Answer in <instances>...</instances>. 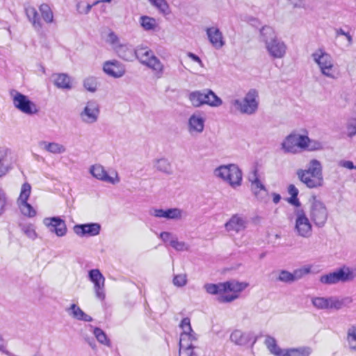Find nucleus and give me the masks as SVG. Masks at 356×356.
Segmentation results:
<instances>
[{"label":"nucleus","mask_w":356,"mask_h":356,"mask_svg":"<svg viewBox=\"0 0 356 356\" xmlns=\"http://www.w3.org/2000/svg\"><path fill=\"white\" fill-rule=\"evenodd\" d=\"M187 56L191 59L193 61L198 63V65L201 67H204V63H202V60L200 59V58L195 55V54L193 53H191V52H188L187 54Z\"/></svg>","instance_id":"nucleus-58"},{"label":"nucleus","mask_w":356,"mask_h":356,"mask_svg":"<svg viewBox=\"0 0 356 356\" xmlns=\"http://www.w3.org/2000/svg\"><path fill=\"white\" fill-rule=\"evenodd\" d=\"M246 219L239 214H234L225 222V228L227 232L238 234L247 227Z\"/></svg>","instance_id":"nucleus-26"},{"label":"nucleus","mask_w":356,"mask_h":356,"mask_svg":"<svg viewBox=\"0 0 356 356\" xmlns=\"http://www.w3.org/2000/svg\"><path fill=\"white\" fill-rule=\"evenodd\" d=\"M90 281L93 284L95 296L100 300H104L105 294V277L99 269H92L88 272Z\"/></svg>","instance_id":"nucleus-20"},{"label":"nucleus","mask_w":356,"mask_h":356,"mask_svg":"<svg viewBox=\"0 0 356 356\" xmlns=\"http://www.w3.org/2000/svg\"><path fill=\"white\" fill-rule=\"evenodd\" d=\"M111 1H112V0H97V1H96L93 3V5H97V4H98L99 3H100V2H106V3H110Z\"/></svg>","instance_id":"nucleus-62"},{"label":"nucleus","mask_w":356,"mask_h":356,"mask_svg":"<svg viewBox=\"0 0 356 356\" xmlns=\"http://www.w3.org/2000/svg\"><path fill=\"white\" fill-rule=\"evenodd\" d=\"M204 90H194L188 93V99L194 108H200L204 106Z\"/></svg>","instance_id":"nucleus-35"},{"label":"nucleus","mask_w":356,"mask_h":356,"mask_svg":"<svg viewBox=\"0 0 356 356\" xmlns=\"http://www.w3.org/2000/svg\"><path fill=\"white\" fill-rule=\"evenodd\" d=\"M345 38L348 42V45L351 46L353 43V36L350 35V33H348V34L345 36Z\"/></svg>","instance_id":"nucleus-60"},{"label":"nucleus","mask_w":356,"mask_h":356,"mask_svg":"<svg viewBox=\"0 0 356 356\" xmlns=\"http://www.w3.org/2000/svg\"><path fill=\"white\" fill-rule=\"evenodd\" d=\"M264 343L269 352L275 356H282L284 349H282L277 343L275 338L267 336L265 339Z\"/></svg>","instance_id":"nucleus-36"},{"label":"nucleus","mask_w":356,"mask_h":356,"mask_svg":"<svg viewBox=\"0 0 356 356\" xmlns=\"http://www.w3.org/2000/svg\"><path fill=\"white\" fill-rule=\"evenodd\" d=\"M93 6V4L86 3L84 1H80L76 4V10L79 14L86 15L90 11Z\"/></svg>","instance_id":"nucleus-53"},{"label":"nucleus","mask_w":356,"mask_h":356,"mask_svg":"<svg viewBox=\"0 0 356 356\" xmlns=\"http://www.w3.org/2000/svg\"><path fill=\"white\" fill-rule=\"evenodd\" d=\"M93 334H94L95 337H96L97 340L99 343H101L104 345H106L107 346H110V341L107 338L106 334L102 330H101L100 328H98V327L94 328Z\"/></svg>","instance_id":"nucleus-50"},{"label":"nucleus","mask_w":356,"mask_h":356,"mask_svg":"<svg viewBox=\"0 0 356 356\" xmlns=\"http://www.w3.org/2000/svg\"><path fill=\"white\" fill-rule=\"evenodd\" d=\"M7 204V197L5 191L0 188V215L6 210Z\"/></svg>","instance_id":"nucleus-56"},{"label":"nucleus","mask_w":356,"mask_h":356,"mask_svg":"<svg viewBox=\"0 0 356 356\" xmlns=\"http://www.w3.org/2000/svg\"><path fill=\"white\" fill-rule=\"evenodd\" d=\"M23 234L31 240H35L38 235L35 230V227L32 223H26L21 227Z\"/></svg>","instance_id":"nucleus-43"},{"label":"nucleus","mask_w":356,"mask_h":356,"mask_svg":"<svg viewBox=\"0 0 356 356\" xmlns=\"http://www.w3.org/2000/svg\"><path fill=\"white\" fill-rule=\"evenodd\" d=\"M188 283V276L186 273H179L173 276L172 284L177 287H184Z\"/></svg>","instance_id":"nucleus-49"},{"label":"nucleus","mask_w":356,"mask_h":356,"mask_svg":"<svg viewBox=\"0 0 356 356\" xmlns=\"http://www.w3.org/2000/svg\"><path fill=\"white\" fill-rule=\"evenodd\" d=\"M135 58L143 65L151 69L158 77L162 76L164 65L147 46L145 44L138 45L136 47Z\"/></svg>","instance_id":"nucleus-7"},{"label":"nucleus","mask_w":356,"mask_h":356,"mask_svg":"<svg viewBox=\"0 0 356 356\" xmlns=\"http://www.w3.org/2000/svg\"><path fill=\"white\" fill-rule=\"evenodd\" d=\"M154 168L165 175H172V168L171 163L166 159H159L154 161Z\"/></svg>","instance_id":"nucleus-39"},{"label":"nucleus","mask_w":356,"mask_h":356,"mask_svg":"<svg viewBox=\"0 0 356 356\" xmlns=\"http://www.w3.org/2000/svg\"><path fill=\"white\" fill-rule=\"evenodd\" d=\"M122 60L131 62L135 59L136 48L134 49L131 45L127 43H121L114 51Z\"/></svg>","instance_id":"nucleus-29"},{"label":"nucleus","mask_w":356,"mask_h":356,"mask_svg":"<svg viewBox=\"0 0 356 356\" xmlns=\"http://www.w3.org/2000/svg\"><path fill=\"white\" fill-rule=\"evenodd\" d=\"M346 131L348 136L353 137L356 136V115L348 120Z\"/></svg>","instance_id":"nucleus-52"},{"label":"nucleus","mask_w":356,"mask_h":356,"mask_svg":"<svg viewBox=\"0 0 356 356\" xmlns=\"http://www.w3.org/2000/svg\"><path fill=\"white\" fill-rule=\"evenodd\" d=\"M288 193L291 195V197L289 199V202L293 205L298 207L300 205V202L297 198L299 191L293 184H290L288 187Z\"/></svg>","instance_id":"nucleus-48"},{"label":"nucleus","mask_w":356,"mask_h":356,"mask_svg":"<svg viewBox=\"0 0 356 356\" xmlns=\"http://www.w3.org/2000/svg\"><path fill=\"white\" fill-rule=\"evenodd\" d=\"M302 134H291L280 143V149L284 154H296L302 150Z\"/></svg>","instance_id":"nucleus-19"},{"label":"nucleus","mask_w":356,"mask_h":356,"mask_svg":"<svg viewBox=\"0 0 356 356\" xmlns=\"http://www.w3.org/2000/svg\"><path fill=\"white\" fill-rule=\"evenodd\" d=\"M215 177L227 184L232 188L241 186L243 173L240 168L234 163L221 165L213 170Z\"/></svg>","instance_id":"nucleus-6"},{"label":"nucleus","mask_w":356,"mask_h":356,"mask_svg":"<svg viewBox=\"0 0 356 356\" xmlns=\"http://www.w3.org/2000/svg\"><path fill=\"white\" fill-rule=\"evenodd\" d=\"M101 225L97 222L77 224L73 226L74 233L80 238L94 237L100 234Z\"/></svg>","instance_id":"nucleus-22"},{"label":"nucleus","mask_w":356,"mask_h":356,"mask_svg":"<svg viewBox=\"0 0 356 356\" xmlns=\"http://www.w3.org/2000/svg\"><path fill=\"white\" fill-rule=\"evenodd\" d=\"M186 217V212L179 208L168 209V220H180Z\"/></svg>","instance_id":"nucleus-46"},{"label":"nucleus","mask_w":356,"mask_h":356,"mask_svg":"<svg viewBox=\"0 0 356 356\" xmlns=\"http://www.w3.org/2000/svg\"><path fill=\"white\" fill-rule=\"evenodd\" d=\"M339 165L340 167L348 169V170H353L355 169V165H354L353 163L351 161L348 160H341L339 162Z\"/></svg>","instance_id":"nucleus-57"},{"label":"nucleus","mask_w":356,"mask_h":356,"mask_svg":"<svg viewBox=\"0 0 356 356\" xmlns=\"http://www.w3.org/2000/svg\"><path fill=\"white\" fill-rule=\"evenodd\" d=\"M293 231L296 236L303 238H309L312 235L313 226L309 219L302 208H297L293 213Z\"/></svg>","instance_id":"nucleus-11"},{"label":"nucleus","mask_w":356,"mask_h":356,"mask_svg":"<svg viewBox=\"0 0 356 356\" xmlns=\"http://www.w3.org/2000/svg\"><path fill=\"white\" fill-rule=\"evenodd\" d=\"M54 85L60 89L70 90L72 88V80L67 74L60 73L53 76Z\"/></svg>","instance_id":"nucleus-32"},{"label":"nucleus","mask_w":356,"mask_h":356,"mask_svg":"<svg viewBox=\"0 0 356 356\" xmlns=\"http://www.w3.org/2000/svg\"><path fill=\"white\" fill-rule=\"evenodd\" d=\"M204 31L208 41L214 49H220L225 45V38L217 25L207 26Z\"/></svg>","instance_id":"nucleus-23"},{"label":"nucleus","mask_w":356,"mask_h":356,"mask_svg":"<svg viewBox=\"0 0 356 356\" xmlns=\"http://www.w3.org/2000/svg\"><path fill=\"white\" fill-rule=\"evenodd\" d=\"M180 327L182 332L179 340V356H191L192 348H194L193 342L196 338L191 328L190 319L184 318L180 323Z\"/></svg>","instance_id":"nucleus-10"},{"label":"nucleus","mask_w":356,"mask_h":356,"mask_svg":"<svg viewBox=\"0 0 356 356\" xmlns=\"http://www.w3.org/2000/svg\"><path fill=\"white\" fill-rule=\"evenodd\" d=\"M149 4L161 15H166L170 13V5L166 0H147Z\"/></svg>","instance_id":"nucleus-40"},{"label":"nucleus","mask_w":356,"mask_h":356,"mask_svg":"<svg viewBox=\"0 0 356 356\" xmlns=\"http://www.w3.org/2000/svg\"><path fill=\"white\" fill-rule=\"evenodd\" d=\"M310 273L309 267H303L295 270L293 273L287 270L280 272L277 280L285 283H291L302 278L305 275Z\"/></svg>","instance_id":"nucleus-27"},{"label":"nucleus","mask_w":356,"mask_h":356,"mask_svg":"<svg viewBox=\"0 0 356 356\" xmlns=\"http://www.w3.org/2000/svg\"><path fill=\"white\" fill-rule=\"evenodd\" d=\"M271 197L273 198V202L275 204H278L280 202V201L281 200V196L278 193H273L271 194Z\"/></svg>","instance_id":"nucleus-59"},{"label":"nucleus","mask_w":356,"mask_h":356,"mask_svg":"<svg viewBox=\"0 0 356 356\" xmlns=\"http://www.w3.org/2000/svg\"><path fill=\"white\" fill-rule=\"evenodd\" d=\"M352 302L350 298H340L335 296L314 297L312 299V305L321 310H339Z\"/></svg>","instance_id":"nucleus-12"},{"label":"nucleus","mask_w":356,"mask_h":356,"mask_svg":"<svg viewBox=\"0 0 356 356\" xmlns=\"http://www.w3.org/2000/svg\"><path fill=\"white\" fill-rule=\"evenodd\" d=\"M259 40L264 49L273 60L283 59L287 54L288 45L270 26H264L260 29Z\"/></svg>","instance_id":"nucleus-2"},{"label":"nucleus","mask_w":356,"mask_h":356,"mask_svg":"<svg viewBox=\"0 0 356 356\" xmlns=\"http://www.w3.org/2000/svg\"><path fill=\"white\" fill-rule=\"evenodd\" d=\"M43 225L49 231L54 233L58 237H63L67 234L65 222L60 217H47L42 220Z\"/></svg>","instance_id":"nucleus-24"},{"label":"nucleus","mask_w":356,"mask_h":356,"mask_svg":"<svg viewBox=\"0 0 356 356\" xmlns=\"http://www.w3.org/2000/svg\"><path fill=\"white\" fill-rule=\"evenodd\" d=\"M40 145L42 149L53 154H62L66 152L65 145L56 142L42 141Z\"/></svg>","instance_id":"nucleus-33"},{"label":"nucleus","mask_w":356,"mask_h":356,"mask_svg":"<svg viewBox=\"0 0 356 356\" xmlns=\"http://www.w3.org/2000/svg\"><path fill=\"white\" fill-rule=\"evenodd\" d=\"M296 174L300 181L309 188L320 187L323 184L322 165L316 159H312L307 169H299Z\"/></svg>","instance_id":"nucleus-5"},{"label":"nucleus","mask_w":356,"mask_h":356,"mask_svg":"<svg viewBox=\"0 0 356 356\" xmlns=\"http://www.w3.org/2000/svg\"><path fill=\"white\" fill-rule=\"evenodd\" d=\"M312 350L309 347L300 346L284 349L282 356H309Z\"/></svg>","instance_id":"nucleus-38"},{"label":"nucleus","mask_w":356,"mask_h":356,"mask_svg":"<svg viewBox=\"0 0 356 356\" xmlns=\"http://www.w3.org/2000/svg\"><path fill=\"white\" fill-rule=\"evenodd\" d=\"M346 342L350 352H356V325H352L348 328Z\"/></svg>","instance_id":"nucleus-37"},{"label":"nucleus","mask_w":356,"mask_h":356,"mask_svg":"<svg viewBox=\"0 0 356 356\" xmlns=\"http://www.w3.org/2000/svg\"><path fill=\"white\" fill-rule=\"evenodd\" d=\"M324 149V144L318 140L309 138L307 135L302 134V150L310 152L320 151Z\"/></svg>","instance_id":"nucleus-30"},{"label":"nucleus","mask_w":356,"mask_h":356,"mask_svg":"<svg viewBox=\"0 0 356 356\" xmlns=\"http://www.w3.org/2000/svg\"><path fill=\"white\" fill-rule=\"evenodd\" d=\"M204 106L211 108H218L223 104L222 99L218 97L212 90H204Z\"/></svg>","instance_id":"nucleus-31"},{"label":"nucleus","mask_w":356,"mask_h":356,"mask_svg":"<svg viewBox=\"0 0 356 356\" xmlns=\"http://www.w3.org/2000/svg\"><path fill=\"white\" fill-rule=\"evenodd\" d=\"M89 172L96 179L113 185L117 184L120 181V178L116 170H113L109 174L105 168L99 163L90 165Z\"/></svg>","instance_id":"nucleus-17"},{"label":"nucleus","mask_w":356,"mask_h":356,"mask_svg":"<svg viewBox=\"0 0 356 356\" xmlns=\"http://www.w3.org/2000/svg\"><path fill=\"white\" fill-rule=\"evenodd\" d=\"M177 236L173 234L168 232H163L160 234V238L165 243H168L170 246L172 245V241H175Z\"/></svg>","instance_id":"nucleus-55"},{"label":"nucleus","mask_w":356,"mask_h":356,"mask_svg":"<svg viewBox=\"0 0 356 356\" xmlns=\"http://www.w3.org/2000/svg\"><path fill=\"white\" fill-rule=\"evenodd\" d=\"M310 56L321 76L330 80H336L340 76L334 58L324 47L316 49Z\"/></svg>","instance_id":"nucleus-3"},{"label":"nucleus","mask_w":356,"mask_h":356,"mask_svg":"<svg viewBox=\"0 0 356 356\" xmlns=\"http://www.w3.org/2000/svg\"><path fill=\"white\" fill-rule=\"evenodd\" d=\"M171 247L179 252L189 251L191 248L189 244L185 241H179L177 237H176L175 241H172V245Z\"/></svg>","instance_id":"nucleus-51"},{"label":"nucleus","mask_w":356,"mask_h":356,"mask_svg":"<svg viewBox=\"0 0 356 356\" xmlns=\"http://www.w3.org/2000/svg\"><path fill=\"white\" fill-rule=\"evenodd\" d=\"M206 115L201 111L192 113L186 121V130L190 136L196 137L201 135L205 129Z\"/></svg>","instance_id":"nucleus-15"},{"label":"nucleus","mask_w":356,"mask_h":356,"mask_svg":"<svg viewBox=\"0 0 356 356\" xmlns=\"http://www.w3.org/2000/svg\"><path fill=\"white\" fill-rule=\"evenodd\" d=\"M248 285L247 282L233 280L218 284L207 283L203 288L207 293L216 296L219 302L227 303L238 299Z\"/></svg>","instance_id":"nucleus-1"},{"label":"nucleus","mask_w":356,"mask_h":356,"mask_svg":"<svg viewBox=\"0 0 356 356\" xmlns=\"http://www.w3.org/2000/svg\"><path fill=\"white\" fill-rule=\"evenodd\" d=\"M26 14L29 19L32 22L35 28L41 27V23L36 9L33 6L26 8Z\"/></svg>","instance_id":"nucleus-42"},{"label":"nucleus","mask_w":356,"mask_h":356,"mask_svg":"<svg viewBox=\"0 0 356 356\" xmlns=\"http://www.w3.org/2000/svg\"><path fill=\"white\" fill-rule=\"evenodd\" d=\"M4 347V341L3 339L0 337V350H1Z\"/></svg>","instance_id":"nucleus-63"},{"label":"nucleus","mask_w":356,"mask_h":356,"mask_svg":"<svg viewBox=\"0 0 356 356\" xmlns=\"http://www.w3.org/2000/svg\"><path fill=\"white\" fill-rule=\"evenodd\" d=\"M102 71L109 77L120 79L126 74V67L118 60L112 59L103 63Z\"/></svg>","instance_id":"nucleus-21"},{"label":"nucleus","mask_w":356,"mask_h":356,"mask_svg":"<svg viewBox=\"0 0 356 356\" xmlns=\"http://www.w3.org/2000/svg\"><path fill=\"white\" fill-rule=\"evenodd\" d=\"M31 191V184L27 182L24 183L20 187L19 194L16 201L21 214L29 218L37 216V210L28 202Z\"/></svg>","instance_id":"nucleus-13"},{"label":"nucleus","mask_w":356,"mask_h":356,"mask_svg":"<svg viewBox=\"0 0 356 356\" xmlns=\"http://www.w3.org/2000/svg\"><path fill=\"white\" fill-rule=\"evenodd\" d=\"M259 94L254 89L250 90L243 99L233 98L229 102L232 112L241 115L254 114L259 107Z\"/></svg>","instance_id":"nucleus-4"},{"label":"nucleus","mask_w":356,"mask_h":356,"mask_svg":"<svg viewBox=\"0 0 356 356\" xmlns=\"http://www.w3.org/2000/svg\"><path fill=\"white\" fill-rule=\"evenodd\" d=\"M348 32H346L344 30L341 29L337 31V35H343L345 37L348 34Z\"/></svg>","instance_id":"nucleus-61"},{"label":"nucleus","mask_w":356,"mask_h":356,"mask_svg":"<svg viewBox=\"0 0 356 356\" xmlns=\"http://www.w3.org/2000/svg\"><path fill=\"white\" fill-rule=\"evenodd\" d=\"M67 312L72 318L85 322L92 321V317L86 314L79 306L72 304L67 309Z\"/></svg>","instance_id":"nucleus-34"},{"label":"nucleus","mask_w":356,"mask_h":356,"mask_svg":"<svg viewBox=\"0 0 356 356\" xmlns=\"http://www.w3.org/2000/svg\"><path fill=\"white\" fill-rule=\"evenodd\" d=\"M140 28L146 32H156L159 29V24L156 18L149 15H141L138 18Z\"/></svg>","instance_id":"nucleus-28"},{"label":"nucleus","mask_w":356,"mask_h":356,"mask_svg":"<svg viewBox=\"0 0 356 356\" xmlns=\"http://www.w3.org/2000/svg\"><path fill=\"white\" fill-rule=\"evenodd\" d=\"M14 159L10 149L0 147V178L6 175L13 168Z\"/></svg>","instance_id":"nucleus-25"},{"label":"nucleus","mask_w":356,"mask_h":356,"mask_svg":"<svg viewBox=\"0 0 356 356\" xmlns=\"http://www.w3.org/2000/svg\"><path fill=\"white\" fill-rule=\"evenodd\" d=\"M249 181L250 182V189L257 201L267 203L269 200V194L264 184L259 179L257 171L252 172L249 176Z\"/></svg>","instance_id":"nucleus-18"},{"label":"nucleus","mask_w":356,"mask_h":356,"mask_svg":"<svg viewBox=\"0 0 356 356\" xmlns=\"http://www.w3.org/2000/svg\"><path fill=\"white\" fill-rule=\"evenodd\" d=\"M191 356H197L193 352V348H192V355Z\"/></svg>","instance_id":"nucleus-64"},{"label":"nucleus","mask_w":356,"mask_h":356,"mask_svg":"<svg viewBox=\"0 0 356 356\" xmlns=\"http://www.w3.org/2000/svg\"><path fill=\"white\" fill-rule=\"evenodd\" d=\"M230 340L234 343L241 346L248 342V337L241 330H235L231 334Z\"/></svg>","instance_id":"nucleus-44"},{"label":"nucleus","mask_w":356,"mask_h":356,"mask_svg":"<svg viewBox=\"0 0 356 356\" xmlns=\"http://www.w3.org/2000/svg\"><path fill=\"white\" fill-rule=\"evenodd\" d=\"M10 95L14 106L26 115H34L38 112L37 105L29 97L16 90H11Z\"/></svg>","instance_id":"nucleus-14"},{"label":"nucleus","mask_w":356,"mask_h":356,"mask_svg":"<svg viewBox=\"0 0 356 356\" xmlns=\"http://www.w3.org/2000/svg\"><path fill=\"white\" fill-rule=\"evenodd\" d=\"M151 215L159 218H165L168 220V209H154L151 211Z\"/></svg>","instance_id":"nucleus-54"},{"label":"nucleus","mask_w":356,"mask_h":356,"mask_svg":"<svg viewBox=\"0 0 356 356\" xmlns=\"http://www.w3.org/2000/svg\"><path fill=\"white\" fill-rule=\"evenodd\" d=\"M309 213L312 222L318 227H324L329 216L326 204L316 197H312L309 199Z\"/></svg>","instance_id":"nucleus-9"},{"label":"nucleus","mask_w":356,"mask_h":356,"mask_svg":"<svg viewBox=\"0 0 356 356\" xmlns=\"http://www.w3.org/2000/svg\"><path fill=\"white\" fill-rule=\"evenodd\" d=\"M39 11L42 19L47 24L54 22V13L51 7L47 3H42L39 6Z\"/></svg>","instance_id":"nucleus-41"},{"label":"nucleus","mask_w":356,"mask_h":356,"mask_svg":"<svg viewBox=\"0 0 356 356\" xmlns=\"http://www.w3.org/2000/svg\"><path fill=\"white\" fill-rule=\"evenodd\" d=\"M97 86L98 83L95 77L88 76L83 80L84 88L90 92H95L97 89Z\"/></svg>","instance_id":"nucleus-47"},{"label":"nucleus","mask_w":356,"mask_h":356,"mask_svg":"<svg viewBox=\"0 0 356 356\" xmlns=\"http://www.w3.org/2000/svg\"><path fill=\"white\" fill-rule=\"evenodd\" d=\"M105 41L112 47L113 51L122 43L119 37L113 31H110L107 34Z\"/></svg>","instance_id":"nucleus-45"},{"label":"nucleus","mask_w":356,"mask_h":356,"mask_svg":"<svg viewBox=\"0 0 356 356\" xmlns=\"http://www.w3.org/2000/svg\"><path fill=\"white\" fill-rule=\"evenodd\" d=\"M356 277V267L343 266L336 270L322 275L319 282L324 285H332L339 282H347Z\"/></svg>","instance_id":"nucleus-8"},{"label":"nucleus","mask_w":356,"mask_h":356,"mask_svg":"<svg viewBox=\"0 0 356 356\" xmlns=\"http://www.w3.org/2000/svg\"><path fill=\"white\" fill-rule=\"evenodd\" d=\"M100 106L94 99L87 101L79 111V118L86 124L96 123L99 118Z\"/></svg>","instance_id":"nucleus-16"}]
</instances>
